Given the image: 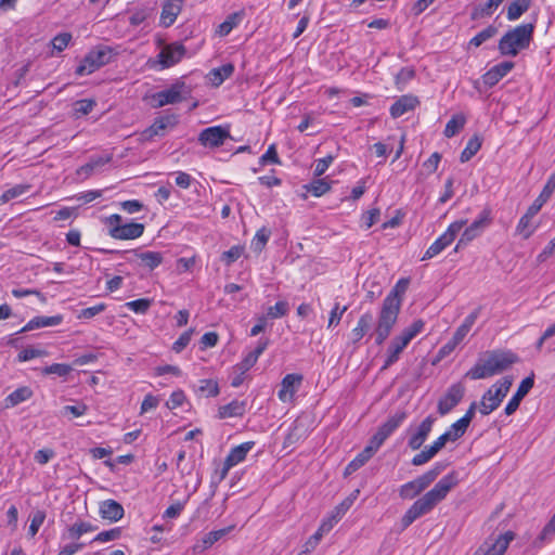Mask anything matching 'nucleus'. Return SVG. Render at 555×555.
<instances>
[{
    "instance_id": "1",
    "label": "nucleus",
    "mask_w": 555,
    "mask_h": 555,
    "mask_svg": "<svg viewBox=\"0 0 555 555\" xmlns=\"http://www.w3.org/2000/svg\"><path fill=\"white\" fill-rule=\"evenodd\" d=\"M409 284V279H400L383 300L375 328L371 334L375 338L377 346L384 344L396 325L402 305V297Z\"/></svg>"
},
{
    "instance_id": "2",
    "label": "nucleus",
    "mask_w": 555,
    "mask_h": 555,
    "mask_svg": "<svg viewBox=\"0 0 555 555\" xmlns=\"http://www.w3.org/2000/svg\"><path fill=\"white\" fill-rule=\"evenodd\" d=\"M459 483L457 474L451 472L443 476L433 489L418 498L401 518L403 529L410 527L416 519L429 514L449 492Z\"/></svg>"
},
{
    "instance_id": "3",
    "label": "nucleus",
    "mask_w": 555,
    "mask_h": 555,
    "mask_svg": "<svg viewBox=\"0 0 555 555\" xmlns=\"http://www.w3.org/2000/svg\"><path fill=\"white\" fill-rule=\"evenodd\" d=\"M517 361L512 351L493 350L480 357L476 364L466 373L470 379H483L500 374Z\"/></svg>"
},
{
    "instance_id": "4",
    "label": "nucleus",
    "mask_w": 555,
    "mask_h": 555,
    "mask_svg": "<svg viewBox=\"0 0 555 555\" xmlns=\"http://www.w3.org/2000/svg\"><path fill=\"white\" fill-rule=\"evenodd\" d=\"M537 17L532 22L521 24L508 30L499 41L498 49L502 55L516 56L527 49L533 38Z\"/></svg>"
},
{
    "instance_id": "5",
    "label": "nucleus",
    "mask_w": 555,
    "mask_h": 555,
    "mask_svg": "<svg viewBox=\"0 0 555 555\" xmlns=\"http://www.w3.org/2000/svg\"><path fill=\"white\" fill-rule=\"evenodd\" d=\"M424 326L425 323L423 320H416L391 339L386 350L383 369L391 366L400 359L402 351L412 341V339L422 333Z\"/></svg>"
},
{
    "instance_id": "6",
    "label": "nucleus",
    "mask_w": 555,
    "mask_h": 555,
    "mask_svg": "<svg viewBox=\"0 0 555 555\" xmlns=\"http://www.w3.org/2000/svg\"><path fill=\"white\" fill-rule=\"evenodd\" d=\"M512 384L513 378L509 376H505L493 384L481 397L479 412L482 415H488L496 410L508 393Z\"/></svg>"
},
{
    "instance_id": "7",
    "label": "nucleus",
    "mask_w": 555,
    "mask_h": 555,
    "mask_svg": "<svg viewBox=\"0 0 555 555\" xmlns=\"http://www.w3.org/2000/svg\"><path fill=\"white\" fill-rule=\"evenodd\" d=\"M444 465L436 463L433 468L399 488V495L403 500H411L427 489L442 473Z\"/></svg>"
},
{
    "instance_id": "8",
    "label": "nucleus",
    "mask_w": 555,
    "mask_h": 555,
    "mask_svg": "<svg viewBox=\"0 0 555 555\" xmlns=\"http://www.w3.org/2000/svg\"><path fill=\"white\" fill-rule=\"evenodd\" d=\"M113 52L107 47H99L89 51L82 59L80 65L76 68L78 76L90 75L108 64L112 61Z\"/></svg>"
},
{
    "instance_id": "9",
    "label": "nucleus",
    "mask_w": 555,
    "mask_h": 555,
    "mask_svg": "<svg viewBox=\"0 0 555 555\" xmlns=\"http://www.w3.org/2000/svg\"><path fill=\"white\" fill-rule=\"evenodd\" d=\"M121 216L114 214L107 218L109 235L116 240H134L142 236L144 224L138 222L121 223Z\"/></svg>"
},
{
    "instance_id": "10",
    "label": "nucleus",
    "mask_w": 555,
    "mask_h": 555,
    "mask_svg": "<svg viewBox=\"0 0 555 555\" xmlns=\"http://www.w3.org/2000/svg\"><path fill=\"white\" fill-rule=\"evenodd\" d=\"M467 220H457L452 222L446 232H443L425 251L422 260H427L436 257L444 250L456 237L460 231L466 225Z\"/></svg>"
},
{
    "instance_id": "11",
    "label": "nucleus",
    "mask_w": 555,
    "mask_h": 555,
    "mask_svg": "<svg viewBox=\"0 0 555 555\" xmlns=\"http://www.w3.org/2000/svg\"><path fill=\"white\" fill-rule=\"evenodd\" d=\"M491 221V210L489 208H485L478 218L464 230L455 246V250H459L478 237L490 225Z\"/></svg>"
},
{
    "instance_id": "12",
    "label": "nucleus",
    "mask_w": 555,
    "mask_h": 555,
    "mask_svg": "<svg viewBox=\"0 0 555 555\" xmlns=\"http://www.w3.org/2000/svg\"><path fill=\"white\" fill-rule=\"evenodd\" d=\"M514 538L513 531H506L496 538H489L477 548L474 555H503Z\"/></svg>"
},
{
    "instance_id": "13",
    "label": "nucleus",
    "mask_w": 555,
    "mask_h": 555,
    "mask_svg": "<svg viewBox=\"0 0 555 555\" xmlns=\"http://www.w3.org/2000/svg\"><path fill=\"white\" fill-rule=\"evenodd\" d=\"M185 52V47L180 42L166 44L157 55V63L160 65L162 69L169 68L178 64Z\"/></svg>"
},
{
    "instance_id": "14",
    "label": "nucleus",
    "mask_w": 555,
    "mask_h": 555,
    "mask_svg": "<svg viewBox=\"0 0 555 555\" xmlns=\"http://www.w3.org/2000/svg\"><path fill=\"white\" fill-rule=\"evenodd\" d=\"M185 88L184 82L177 81L171 85L168 89L162 90L153 94V101H155V107H163L168 104H177L184 100L183 89Z\"/></svg>"
},
{
    "instance_id": "15",
    "label": "nucleus",
    "mask_w": 555,
    "mask_h": 555,
    "mask_svg": "<svg viewBox=\"0 0 555 555\" xmlns=\"http://www.w3.org/2000/svg\"><path fill=\"white\" fill-rule=\"evenodd\" d=\"M230 138L229 127L212 126L201 131L198 141L204 146L219 147Z\"/></svg>"
},
{
    "instance_id": "16",
    "label": "nucleus",
    "mask_w": 555,
    "mask_h": 555,
    "mask_svg": "<svg viewBox=\"0 0 555 555\" xmlns=\"http://www.w3.org/2000/svg\"><path fill=\"white\" fill-rule=\"evenodd\" d=\"M254 446V441H247L237 447L232 448L223 462L221 477L224 478L232 467L243 462L246 459L247 453L253 449Z\"/></svg>"
},
{
    "instance_id": "17",
    "label": "nucleus",
    "mask_w": 555,
    "mask_h": 555,
    "mask_svg": "<svg viewBox=\"0 0 555 555\" xmlns=\"http://www.w3.org/2000/svg\"><path fill=\"white\" fill-rule=\"evenodd\" d=\"M464 391L465 388L462 384L457 383L452 385L438 402V412L440 415L448 414L454 406H456L462 400Z\"/></svg>"
},
{
    "instance_id": "18",
    "label": "nucleus",
    "mask_w": 555,
    "mask_h": 555,
    "mask_svg": "<svg viewBox=\"0 0 555 555\" xmlns=\"http://www.w3.org/2000/svg\"><path fill=\"white\" fill-rule=\"evenodd\" d=\"M449 441L448 436L442 434L430 446L425 447L423 451L413 456L411 461L412 465L422 466L428 463Z\"/></svg>"
},
{
    "instance_id": "19",
    "label": "nucleus",
    "mask_w": 555,
    "mask_h": 555,
    "mask_svg": "<svg viewBox=\"0 0 555 555\" xmlns=\"http://www.w3.org/2000/svg\"><path fill=\"white\" fill-rule=\"evenodd\" d=\"M185 0H164L159 16V24L163 27H170L175 24L178 15L182 11Z\"/></svg>"
},
{
    "instance_id": "20",
    "label": "nucleus",
    "mask_w": 555,
    "mask_h": 555,
    "mask_svg": "<svg viewBox=\"0 0 555 555\" xmlns=\"http://www.w3.org/2000/svg\"><path fill=\"white\" fill-rule=\"evenodd\" d=\"M436 418L433 415H428L417 427L416 431L411 435L408 441V446L412 450H418L424 442L427 440Z\"/></svg>"
},
{
    "instance_id": "21",
    "label": "nucleus",
    "mask_w": 555,
    "mask_h": 555,
    "mask_svg": "<svg viewBox=\"0 0 555 555\" xmlns=\"http://www.w3.org/2000/svg\"><path fill=\"white\" fill-rule=\"evenodd\" d=\"M513 68H514V63L511 61H505V62L494 65L486 74H483V76H482L483 85L489 88L494 87Z\"/></svg>"
},
{
    "instance_id": "22",
    "label": "nucleus",
    "mask_w": 555,
    "mask_h": 555,
    "mask_svg": "<svg viewBox=\"0 0 555 555\" xmlns=\"http://www.w3.org/2000/svg\"><path fill=\"white\" fill-rule=\"evenodd\" d=\"M302 376L299 374H287L281 382V388L278 397L282 402H289L297 388L300 386Z\"/></svg>"
},
{
    "instance_id": "23",
    "label": "nucleus",
    "mask_w": 555,
    "mask_h": 555,
    "mask_svg": "<svg viewBox=\"0 0 555 555\" xmlns=\"http://www.w3.org/2000/svg\"><path fill=\"white\" fill-rule=\"evenodd\" d=\"M269 346L268 338H260L255 349L246 353L243 360L234 366V370H242V372L249 371L258 361L259 357Z\"/></svg>"
},
{
    "instance_id": "24",
    "label": "nucleus",
    "mask_w": 555,
    "mask_h": 555,
    "mask_svg": "<svg viewBox=\"0 0 555 555\" xmlns=\"http://www.w3.org/2000/svg\"><path fill=\"white\" fill-rule=\"evenodd\" d=\"M533 387V378L532 377H526L522 379L520 385L518 386V389L514 393V396L509 399L507 402L504 413L506 415L514 414L517 409L519 408V404L521 400L527 396V393L530 391V389Z\"/></svg>"
},
{
    "instance_id": "25",
    "label": "nucleus",
    "mask_w": 555,
    "mask_h": 555,
    "mask_svg": "<svg viewBox=\"0 0 555 555\" xmlns=\"http://www.w3.org/2000/svg\"><path fill=\"white\" fill-rule=\"evenodd\" d=\"M176 120L171 116L156 118L154 122L141 133L143 141H151L154 137L164 135L168 127L175 126Z\"/></svg>"
},
{
    "instance_id": "26",
    "label": "nucleus",
    "mask_w": 555,
    "mask_h": 555,
    "mask_svg": "<svg viewBox=\"0 0 555 555\" xmlns=\"http://www.w3.org/2000/svg\"><path fill=\"white\" fill-rule=\"evenodd\" d=\"M233 527H227L219 530H214L206 533L201 540L196 541V543L192 546V551L194 554H201L211 547L216 542L222 539L225 534H228Z\"/></svg>"
},
{
    "instance_id": "27",
    "label": "nucleus",
    "mask_w": 555,
    "mask_h": 555,
    "mask_svg": "<svg viewBox=\"0 0 555 555\" xmlns=\"http://www.w3.org/2000/svg\"><path fill=\"white\" fill-rule=\"evenodd\" d=\"M63 322V315L56 314L52 317L38 315L29 320L24 327L16 334L34 331L41 327L57 326Z\"/></svg>"
},
{
    "instance_id": "28",
    "label": "nucleus",
    "mask_w": 555,
    "mask_h": 555,
    "mask_svg": "<svg viewBox=\"0 0 555 555\" xmlns=\"http://www.w3.org/2000/svg\"><path fill=\"white\" fill-rule=\"evenodd\" d=\"M99 512L103 519H107L112 522L120 520L125 515L122 505L111 499L100 503Z\"/></svg>"
},
{
    "instance_id": "29",
    "label": "nucleus",
    "mask_w": 555,
    "mask_h": 555,
    "mask_svg": "<svg viewBox=\"0 0 555 555\" xmlns=\"http://www.w3.org/2000/svg\"><path fill=\"white\" fill-rule=\"evenodd\" d=\"M418 104L420 101L416 96L411 94L402 95L391 105L390 115L392 118H399L405 113L413 111Z\"/></svg>"
},
{
    "instance_id": "30",
    "label": "nucleus",
    "mask_w": 555,
    "mask_h": 555,
    "mask_svg": "<svg viewBox=\"0 0 555 555\" xmlns=\"http://www.w3.org/2000/svg\"><path fill=\"white\" fill-rule=\"evenodd\" d=\"M406 416V412L397 411L378 427L376 433L386 440L404 422Z\"/></svg>"
},
{
    "instance_id": "31",
    "label": "nucleus",
    "mask_w": 555,
    "mask_h": 555,
    "mask_svg": "<svg viewBox=\"0 0 555 555\" xmlns=\"http://www.w3.org/2000/svg\"><path fill=\"white\" fill-rule=\"evenodd\" d=\"M555 191V171L547 179L542 192L529 206L532 211L539 212L543 205L551 198Z\"/></svg>"
},
{
    "instance_id": "32",
    "label": "nucleus",
    "mask_w": 555,
    "mask_h": 555,
    "mask_svg": "<svg viewBox=\"0 0 555 555\" xmlns=\"http://www.w3.org/2000/svg\"><path fill=\"white\" fill-rule=\"evenodd\" d=\"M479 317V309H475L473 312H470L463 323L456 328L455 333L453 334V339L459 345L464 340V338L467 336V334L470 332L473 325L477 321Z\"/></svg>"
},
{
    "instance_id": "33",
    "label": "nucleus",
    "mask_w": 555,
    "mask_h": 555,
    "mask_svg": "<svg viewBox=\"0 0 555 555\" xmlns=\"http://www.w3.org/2000/svg\"><path fill=\"white\" fill-rule=\"evenodd\" d=\"M246 411V402L233 400L230 403L222 405L218 410L219 418H229L242 416Z\"/></svg>"
},
{
    "instance_id": "34",
    "label": "nucleus",
    "mask_w": 555,
    "mask_h": 555,
    "mask_svg": "<svg viewBox=\"0 0 555 555\" xmlns=\"http://www.w3.org/2000/svg\"><path fill=\"white\" fill-rule=\"evenodd\" d=\"M306 431L305 425L299 420L295 421L284 439L283 447L289 448L294 446L306 436Z\"/></svg>"
},
{
    "instance_id": "35",
    "label": "nucleus",
    "mask_w": 555,
    "mask_h": 555,
    "mask_svg": "<svg viewBox=\"0 0 555 555\" xmlns=\"http://www.w3.org/2000/svg\"><path fill=\"white\" fill-rule=\"evenodd\" d=\"M537 214V211H532L529 207L526 214L518 221L516 231L526 240L529 238L534 232L535 228L531 225V220Z\"/></svg>"
},
{
    "instance_id": "36",
    "label": "nucleus",
    "mask_w": 555,
    "mask_h": 555,
    "mask_svg": "<svg viewBox=\"0 0 555 555\" xmlns=\"http://www.w3.org/2000/svg\"><path fill=\"white\" fill-rule=\"evenodd\" d=\"M372 321L373 317L369 312H365L360 317L357 326L351 331V337L353 343H358L363 338V336L370 330Z\"/></svg>"
},
{
    "instance_id": "37",
    "label": "nucleus",
    "mask_w": 555,
    "mask_h": 555,
    "mask_svg": "<svg viewBox=\"0 0 555 555\" xmlns=\"http://www.w3.org/2000/svg\"><path fill=\"white\" fill-rule=\"evenodd\" d=\"M244 16V12H234L227 16L224 22L218 26L217 34L221 37L228 36L233 28L238 26Z\"/></svg>"
},
{
    "instance_id": "38",
    "label": "nucleus",
    "mask_w": 555,
    "mask_h": 555,
    "mask_svg": "<svg viewBox=\"0 0 555 555\" xmlns=\"http://www.w3.org/2000/svg\"><path fill=\"white\" fill-rule=\"evenodd\" d=\"M134 254L141 260V263L144 267L149 268L150 270H154L155 268H157L163 262L164 259L163 254L158 251L147 250L143 253H138L137 250H134Z\"/></svg>"
},
{
    "instance_id": "39",
    "label": "nucleus",
    "mask_w": 555,
    "mask_h": 555,
    "mask_svg": "<svg viewBox=\"0 0 555 555\" xmlns=\"http://www.w3.org/2000/svg\"><path fill=\"white\" fill-rule=\"evenodd\" d=\"M234 72L232 64H224L218 68H214L209 73V78L214 86H220L227 78H229Z\"/></svg>"
},
{
    "instance_id": "40",
    "label": "nucleus",
    "mask_w": 555,
    "mask_h": 555,
    "mask_svg": "<svg viewBox=\"0 0 555 555\" xmlns=\"http://www.w3.org/2000/svg\"><path fill=\"white\" fill-rule=\"evenodd\" d=\"M530 0H515L507 8L506 17L508 21L518 20L525 12L529 10Z\"/></svg>"
},
{
    "instance_id": "41",
    "label": "nucleus",
    "mask_w": 555,
    "mask_h": 555,
    "mask_svg": "<svg viewBox=\"0 0 555 555\" xmlns=\"http://www.w3.org/2000/svg\"><path fill=\"white\" fill-rule=\"evenodd\" d=\"M307 192H310L313 196L320 197L331 190V182L327 179H315L308 184L302 186Z\"/></svg>"
},
{
    "instance_id": "42",
    "label": "nucleus",
    "mask_w": 555,
    "mask_h": 555,
    "mask_svg": "<svg viewBox=\"0 0 555 555\" xmlns=\"http://www.w3.org/2000/svg\"><path fill=\"white\" fill-rule=\"evenodd\" d=\"M33 396V391L29 387H21L11 392L7 399V406H15Z\"/></svg>"
},
{
    "instance_id": "43",
    "label": "nucleus",
    "mask_w": 555,
    "mask_h": 555,
    "mask_svg": "<svg viewBox=\"0 0 555 555\" xmlns=\"http://www.w3.org/2000/svg\"><path fill=\"white\" fill-rule=\"evenodd\" d=\"M555 535V514L551 518V520L545 525L539 537L533 541V545L535 547H542L545 542L552 540Z\"/></svg>"
},
{
    "instance_id": "44",
    "label": "nucleus",
    "mask_w": 555,
    "mask_h": 555,
    "mask_svg": "<svg viewBox=\"0 0 555 555\" xmlns=\"http://www.w3.org/2000/svg\"><path fill=\"white\" fill-rule=\"evenodd\" d=\"M466 119L463 115H454L447 122L443 134L447 138H452L460 132L465 126Z\"/></svg>"
},
{
    "instance_id": "45",
    "label": "nucleus",
    "mask_w": 555,
    "mask_h": 555,
    "mask_svg": "<svg viewBox=\"0 0 555 555\" xmlns=\"http://www.w3.org/2000/svg\"><path fill=\"white\" fill-rule=\"evenodd\" d=\"M96 528L87 521H77L68 528V538L78 540L81 535L94 531Z\"/></svg>"
},
{
    "instance_id": "46",
    "label": "nucleus",
    "mask_w": 555,
    "mask_h": 555,
    "mask_svg": "<svg viewBox=\"0 0 555 555\" xmlns=\"http://www.w3.org/2000/svg\"><path fill=\"white\" fill-rule=\"evenodd\" d=\"M30 189L28 184H16L11 189H8L0 196V206L7 204L11 199L17 198L25 194Z\"/></svg>"
},
{
    "instance_id": "47",
    "label": "nucleus",
    "mask_w": 555,
    "mask_h": 555,
    "mask_svg": "<svg viewBox=\"0 0 555 555\" xmlns=\"http://www.w3.org/2000/svg\"><path fill=\"white\" fill-rule=\"evenodd\" d=\"M498 33V27L494 25H489L481 31H479L475 37H473L469 41L470 46L474 47H480L483 42L488 41L489 39L493 38Z\"/></svg>"
},
{
    "instance_id": "48",
    "label": "nucleus",
    "mask_w": 555,
    "mask_h": 555,
    "mask_svg": "<svg viewBox=\"0 0 555 555\" xmlns=\"http://www.w3.org/2000/svg\"><path fill=\"white\" fill-rule=\"evenodd\" d=\"M372 456L369 451L360 452L345 468L344 475L349 476L361 468Z\"/></svg>"
},
{
    "instance_id": "49",
    "label": "nucleus",
    "mask_w": 555,
    "mask_h": 555,
    "mask_svg": "<svg viewBox=\"0 0 555 555\" xmlns=\"http://www.w3.org/2000/svg\"><path fill=\"white\" fill-rule=\"evenodd\" d=\"M480 147L481 141L477 137L469 139L465 149L461 153L460 160L462 163L468 162L473 156L477 154Z\"/></svg>"
},
{
    "instance_id": "50",
    "label": "nucleus",
    "mask_w": 555,
    "mask_h": 555,
    "mask_svg": "<svg viewBox=\"0 0 555 555\" xmlns=\"http://www.w3.org/2000/svg\"><path fill=\"white\" fill-rule=\"evenodd\" d=\"M198 393L204 397H216L219 395V385L214 379H201L197 389Z\"/></svg>"
},
{
    "instance_id": "51",
    "label": "nucleus",
    "mask_w": 555,
    "mask_h": 555,
    "mask_svg": "<svg viewBox=\"0 0 555 555\" xmlns=\"http://www.w3.org/2000/svg\"><path fill=\"white\" fill-rule=\"evenodd\" d=\"M414 77L415 70L413 67H402L395 77V83L399 90H403Z\"/></svg>"
},
{
    "instance_id": "52",
    "label": "nucleus",
    "mask_w": 555,
    "mask_h": 555,
    "mask_svg": "<svg viewBox=\"0 0 555 555\" xmlns=\"http://www.w3.org/2000/svg\"><path fill=\"white\" fill-rule=\"evenodd\" d=\"M504 0H489L482 8L476 9L473 14L472 18H478L483 16H490L492 13L502 4Z\"/></svg>"
},
{
    "instance_id": "53",
    "label": "nucleus",
    "mask_w": 555,
    "mask_h": 555,
    "mask_svg": "<svg viewBox=\"0 0 555 555\" xmlns=\"http://www.w3.org/2000/svg\"><path fill=\"white\" fill-rule=\"evenodd\" d=\"M152 304H153L152 299L141 298V299L126 302V307L135 313L144 314L149 311Z\"/></svg>"
},
{
    "instance_id": "54",
    "label": "nucleus",
    "mask_w": 555,
    "mask_h": 555,
    "mask_svg": "<svg viewBox=\"0 0 555 555\" xmlns=\"http://www.w3.org/2000/svg\"><path fill=\"white\" fill-rule=\"evenodd\" d=\"M467 428L468 426L464 422L457 420L450 426V428L444 433V435L448 436V439L450 441H455L465 434Z\"/></svg>"
},
{
    "instance_id": "55",
    "label": "nucleus",
    "mask_w": 555,
    "mask_h": 555,
    "mask_svg": "<svg viewBox=\"0 0 555 555\" xmlns=\"http://www.w3.org/2000/svg\"><path fill=\"white\" fill-rule=\"evenodd\" d=\"M348 310V306H340L339 302H336L330 312L327 328L337 326L344 315V313Z\"/></svg>"
},
{
    "instance_id": "56",
    "label": "nucleus",
    "mask_w": 555,
    "mask_h": 555,
    "mask_svg": "<svg viewBox=\"0 0 555 555\" xmlns=\"http://www.w3.org/2000/svg\"><path fill=\"white\" fill-rule=\"evenodd\" d=\"M46 512L44 511H36L31 517L30 525L28 528V534L34 538L38 531L39 528L42 526L44 519H46Z\"/></svg>"
},
{
    "instance_id": "57",
    "label": "nucleus",
    "mask_w": 555,
    "mask_h": 555,
    "mask_svg": "<svg viewBox=\"0 0 555 555\" xmlns=\"http://www.w3.org/2000/svg\"><path fill=\"white\" fill-rule=\"evenodd\" d=\"M243 251L244 247L234 245L229 250L222 253L221 261H223L227 266H231L243 255Z\"/></svg>"
},
{
    "instance_id": "58",
    "label": "nucleus",
    "mask_w": 555,
    "mask_h": 555,
    "mask_svg": "<svg viewBox=\"0 0 555 555\" xmlns=\"http://www.w3.org/2000/svg\"><path fill=\"white\" fill-rule=\"evenodd\" d=\"M72 366L64 363H53L42 369V374H55L57 376H66L70 373Z\"/></svg>"
},
{
    "instance_id": "59",
    "label": "nucleus",
    "mask_w": 555,
    "mask_h": 555,
    "mask_svg": "<svg viewBox=\"0 0 555 555\" xmlns=\"http://www.w3.org/2000/svg\"><path fill=\"white\" fill-rule=\"evenodd\" d=\"M271 235V231L267 228H261L256 232V235L253 240V245L255 249L261 250L266 244L268 243Z\"/></svg>"
},
{
    "instance_id": "60",
    "label": "nucleus",
    "mask_w": 555,
    "mask_h": 555,
    "mask_svg": "<svg viewBox=\"0 0 555 555\" xmlns=\"http://www.w3.org/2000/svg\"><path fill=\"white\" fill-rule=\"evenodd\" d=\"M120 528H113L111 530L102 531L99 534H96L95 538L93 539V542L105 543L108 541L117 540L120 538Z\"/></svg>"
},
{
    "instance_id": "61",
    "label": "nucleus",
    "mask_w": 555,
    "mask_h": 555,
    "mask_svg": "<svg viewBox=\"0 0 555 555\" xmlns=\"http://www.w3.org/2000/svg\"><path fill=\"white\" fill-rule=\"evenodd\" d=\"M70 40H72V35L69 33H62V34L56 35L52 39L51 43H52V47L54 50H56L57 52H62L63 50H65L67 48Z\"/></svg>"
},
{
    "instance_id": "62",
    "label": "nucleus",
    "mask_w": 555,
    "mask_h": 555,
    "mask_svg": "<svg viewBox=\"0 0 555 555\" xmlns=\"http://www.w3.org/2000/svg\"><path fill=\"white\" fill-rule=\"evenodd\" d=\"M193 330L190 328L182 333L179 338L173 343L172 350L177 353H180L191 341Z\"/></svg>"
},
{
    "instance_id": "63",
    "label": "nucleus",
    "mask_w": 555,
    "mask_h": 555,
    "mask_svg": "<svg viewBox=\"0 0 555 555\" xmlns=\"http://www.w3.org/2000/svg\"><path fill=\"white\" fill-rule=\"evenodd\" d=\"M334 157L332 155H327L326 157L317 159L314 163L313 175L315 177H321L328 169L331 164L333 163Z\"/></svg>"
},
{
    "instance_id": "64",
    "label": "nucleus",
    "mask_w": 555,
    "mask_h": 555,
    "mask_svg": "<svg viewBox=\"0 0 555 555\" xmlns=\"http://www.w3.org/2000/svg\"><path fill=\"white\" fill-rule=\"evenodd\" d=\"M288 312V304L286 301H278L274 306L269 307L268 317L278 319L284 317Z\"/></svg>"
}]
</instances>
